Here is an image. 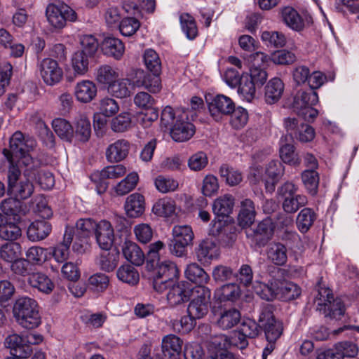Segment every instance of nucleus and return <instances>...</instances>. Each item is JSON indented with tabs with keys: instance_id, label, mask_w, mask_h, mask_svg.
Returning a JSON list of instances; mask_svg holds the SVG:
<instances>
[{
	"instance_id": "obj_22",
	"label": "nucleus",
	"mask_w": 359,
	"mask_h": 359,
	"mask_svg": "<svg viewBox=\"0 0 359 359\" xmlns=\"http://www.w3.org/2000/svg\"><path fill=\"white\" fill-rule=\"evenodd\" d=\"M133 87L144 88L152 93H156L161 90V79L159 74H147L142 69H137L133 71Z\"/></svg>"
},
{
	"instance_id": "obj_9",
	"label": "nucleus",
	"mask_w": 359,
	"mask_h": 359,
	"mask_svg": "<svg viewBox=\"0 0 359 359\" xmlns=\"http://www.w3.org/2000/svg\"><path fill=\"white\" fill-rule=\"evenodd\" d=\"M172 239L170 244V252L181 257L187 253V248L191 245L194 233L189 225H175L172 229Z\"/></svg>"
},
{
	"instance_id": "obj_48",
	"label": "nucleus",
	"mask_w": 359,
	"mask_h": 359,
	"mask_svg": "<svg viewBox=\"0 0 359 359\" xmlns=\"http://www.w3.org/2000/svg\"><path fill=\"white\" fill-rule=\"evenodd\" d=\"M116 277L122 283L131 286L138 283L140 276L137 270L130 264H123L116 271Z\"/></svg>"
},
{
	"instance_id": "obj_1",
	"label": "nucleus",
	"mask_w": 359,
	"mask_h": 359,
	"mask_svg": "<svg viewBox=\"0 0 359 359\" xmlns=\"http://www.w3.org/2000/svg\"><path fill=\"white\" fill-rule=\"evenodd\" d=\"M253 288L262 299L267 301L275 299L282 301L293 300L299 297L302 292L297 284L282 278L280 276L272 278L267 285L256 282Z\"/></svg>"
},
{
	"instance_id": "obj_17",
	"label": "nucleus",
	"mask_w": 359,
	"mask_h": 359,
	"mask_svg": "<svg viewBox=\"0 0 359 359\" xmlns=\"http://www.w3.org/2000/svg\"><path fill=\"white\" fill-rule=\"evenodd\" d=\"M358 348L356 344L344 341L339 342L332 348L318 354L317 359H343L353 358L358 355Z\"/></svg>"
},
{
	"instance_id": "obj_3",
	"label": "nucleus",
	"mask_w": 359,
	"mask_h": 359,
	"mask_svg": "<svg viewBox=\"0 0 359 359\" xmlns=\"http://www.w3.org/2000/svg\"><path fill=\"white\" fill-rule=\"evenodd\" d=\"M11 165L8 171V191L18 200L29 198L34 191V186L30 182L35 176V173L27 170L24 173V177L20 178L21 172L16 165H14V160L9 158Z\"/></svg>"
},
{
	"instance_id": "obj_31",
	"label": "nucleus",
	"mask_w": 359,
	"mask_h": 359,
	"mask_svg": "<svg viewBox=\"0 0 359 359\" xmlns=\"http://www.w3.org/2000/svg\"><path fill=\"white\" fill-rule=\"evenodd\" d=\"M241 294L240 287L236 283L224 284L217 288L214 292V299L219 302H234Z\"/></svg>"
},
{
	"instance_id": "obj_33",
	"label": "nucleus",
	"mask_w": 359,
	"mask_h": 359,
	"mask_svg": "<svg viewBox=\"0 0 359 359\" xmlns=\"http://www.w3.org/2000/svg\"><path fill=\"white\" fill-rule=\"evenodd\" d=\"M118 76V70L109 65H100L94 72L95 80L105 89Z\"/></svg>"
},
{
	"instance_id": "obj_42",
	"label": "nucleus",
	"mask_w": 359,
	"mask_h": 359,
	"mask_svg": "<svg viewBox=\"0 0 359 359\" xmlns=\"http://www.w3.org/2000/svg\"><path fill=\"white\" fill-rule=\"evenodd\" d=\"M51 226L44 220L32 222L27 229V238L33 242L44 239L50 233Z\"/></svg>"
},
{
	"instance_id": "obj_30",
	"label": "nucleus",
	"mask_w": 359,
	"mask_h": 359,
	"mask_svg": "<svg viewBox=\"0 0 359 359\" xmlns=\"http://www.w3.org/2000/svg\"><path fill=\"white\" fill-rule=\"evenodd\" d=\"M281 19L285 25L295 32H300L305 27V21L292 7L285 6L280 11Z\"/></svg>"
},
{
	"instance_id": "obj_49",
	"label": "nucleus",
	"mask_w": 359,
	"mask_h": 359,
	"mask_svg": "<svg viewBox=\"0 0 359 359\" xmlns=\"http://www.w3.org/2000/svg\"><path fill=\"white\" fill-rule=\"evenodd\" d=\"M110 127L115 133H124L133 127L132 114L123 111L115 116L110 121Z\"/></svg>"
},
{
	"instance_id": "obj_15",
	"label": "nucleus",
	"mask_w": 359,
	"mask_h": 359,
	"mask_svg": "<svg viewBox=\"0 0 359 359\" xmlns=\"http://www.w3.org/2000/svg\"><path fill=\"white\" fill-rule=\"evenodd\" d=\"M165 291H168L166 299L170 306H175L187 302L191 297V290L188 283L184 281L175 280L172 284L166 285Z\"/></svg>"
},
{
	"instance_id": "obj_5",
	"label": "nucleus",
	"mask_w": 359,
	"mask_h": 359,
	"mask_svg": "<svg viewBox=\"0 0 359 359\" xmlns=\"http://www.w3.org/2000/svg\"><path fill=\"white\" fill-rule=\"evenodd\" d=\"M318 102V95L312 90L299 91L294 97L292 107L299 116L308 121H313L318 114L313 106Z\"/></svg>"
},
{
	"instance_id": "obj_60",
	"label": "nucleus",
	"mask_w": 359,
	"mask_h": 359,
	"mask_svg": "<svg viewBox=\"0 0 359 359\" xmlns=\"http://www.w3.org/2000/svg\"><path fill=\"white\" fill-rule=\"evenodd\" d=\"M119 260V255L116 252H105L100 255L97 259V264L100 269L104 271L110 272L117 266Z\"/></svg>"
},
{
	"instance_id": "obj_63",
	"label": "nucleus",
	"mask_w": 359,
	"mask_h": 359,
	"mask_svg": "<svg viewBox=\"0 0 359 359\" xmlns=\"http://www.w3.org/2000/svg\"><path fill=\"white\" fill-rule=\"evenodd\" d=\"M156 189L162 194L175 191L179 187L177 180L163 175H158L154 179Z\"/></svg>"
},
{
	"instance_id": "obj_25",
	"label": "nucleus",
	"mask_w": 359,
	"mask_h": 359,
	"mask_svg": "<svg viewBox=\"0 0 359 359\" xmlns=\"http://www.w3.org/2000/svg\"><path fill=\"white\" fill-rule=\"evenodd\" d=\"M129 78H116L106 88L107 93L112 97L123 99L130 96L133 83V74Z\"/></svg>"
},
{
	"instance_id": "obj_4",
	"label": "nucleus",
	"mask_w": 359,
	"mask_h": 359,
	"mask_svg": "<svg viewBox=\"0 0 359 359\" xmlns=\"http://www.w3.org/2000/svg\"><path fill=\"white\" fill-rule=\"evenodd\" d=\"M285 167L278 160L271 161L266 166L264 173L262 168L255 163L250 168L249 179L255 183L262 181L267 192L274 191L277 183L283 177Z\"/></svg>"
},
{
	"instance_id": "obj_55",
	"label": "nucleus",
	"mask_w": 359,
	"mask_h": 359,
	"mask_svg": "<svg viewBox=\"0 0 359 359\" xmlns=\"http://www.w3.org/2000/svg\"><path fill=\"white\" fill-rule=\"evenodd\" d=\"M261 39L267 46L282 48L286 44L284 34L276 31H264L261 34Z\"/></svg>"
},
{
	"instance_id": "obj_51",
	"label": "nucleus",
	"mask_w": 359,
	"mask_h": 359,
	"mask_svg": "<svg viewBox=\"0 0 359 359\" xmlns=\"http://www.w3.org/2000/svg\"><path fill=\"white\" fill-rule=\"evenodd\" d=\"M138 181V174L131 172L114 187V191L118 196L126 195L136 187Z\"/></svg>"
},
{
	"instance_id": "obj_14",
	"label": "nucleus",
	"mask_w": 359,
	"mask_h": 359,
	"mask_svg": "<svg viewBox=\"0 0 359 359\" xmlns=\"http://www.w3.org/2000/svg\"><path fill=\"white\" fill-rule=\"evenodd\" d=\"M40 76L48 86L60 83L63 78V70L57 62L51 58L43 59L38 66Z\"/></svg>"
},
{
	"instance_id": "obj_36",
	"label": "nucleus",
	"mask_w": 359,
	"mask_h": 359,
	"mask_svg": "<svg viewBox=\"0 0 359 359\" xmlns=\"http://www.w3.org/2000/svg\"><path fill=\"white\" fill-rule=\"evenodd\" d=\"M284 91V83L278 77L272 78L265 86L264 97L269 104L277 102L282 97Z\"/></svg>"
},
{
	"instance_id": "obj_59",
	"label": "nucleus",
	"mask_w": 359,
	"mask_h": 359,
	"mask_svg": "<svg viewBox=\"0 0 359 359\" xmlns=\"http://www.w3.org/2000/svg\"><path fill=\"white\" fill-rule=\"evenodd\" d=\"M144 63L147 69L154 74H159L161 71V62L158 53L153 49H147L143 55Z\"/></svg>"
},
{
	"instance_id": "obj_8",
	"label": "nucleus",
	"mask_w": 359,
	"mask_h": 359,
	"mask_svg": "<svg viewBox=\"0 0 359 359\" xmlns=\"http://www.w3.org/2000/svg\"><path fill=\"white\" fill-rule=\"evenodd\" d=\"M151 267L154 268L153 287L158 293L165 292L166 285L172 284L177 279L178 269L170 261H160L158 264H154Z\"/></svg>"
},
{
	"instance_id": "obj_2",
	"label": "nucleus",
	"mask_w": 359,
	"mask_h": 359,
	"mask_svg": "<svg viewBox=\"0 0 359 359\" xmlns=\"http://www.w3.org/2000/svg\"><path fill=\"white\" fill-rule=\"evenodd\" d=\"M16 322L26 329H34L41 323L39 305L34 299L27 297L16 300L13 309Z\"/></svg>"
},
{
	"instance_id": "obj_28",
	"label": "nucleus",
	"mask_w": 359,
	"mask_h": 359,
	"mask_svg": "<svg viewBox=\"0 0 359 359\" xmlns=\"http://www.w3.org/2000/svg\"><path fill=\"white\" fill-rule=\"evenodd\" d=\"M126 215L129 218H138L145 210L144 196L137 192L129 195L124 203Z\"/></svg>"
},
{
	"instance_id": "obj_34",
	"label": "nucleus",
	"mask_w": 359,
	"mask_h": 359,
	"mask_svg": "<svg viewBox=\"0 0 359 359\" xmlns=\"http://www.w3.org/2000/svg\"><path fill=\"white\" fill-rule=\"evenodd\" d=\"M74 229L67 227L62 243L58 244L53 250V256L56 262L62 263L67 260L69 255V245L73 241Z\"/></svg>"
},
{
	"instance_id": "obj_39",
	"label": "nucleus",
	"mask_w": 359,
	"mask_h": 359,
	"mask_svg": "<svg viewBox=\"0 0 359 359\" xmlns=\"http://www.w3.org/2000/svg\"><path fill=\"white\" fill-rule=\"evenodd\" d=\"M28 282L32 287L46 294L51 293L55 288L53 280L47 275L41 272L30 274Z\"/></svg>"
},
{
	"instance_id": "obj_7",
	"label": "nucleus",
	"mask_w": 359,
	"mask_h": 359,
	"mask_svg": "<svg viewBox=\"0 0 359 359\" xmlns=\"http://www.w3.org/2000/svg\"><path fill=\"white\" fill-rule=\"evenodd\" d=\"M46 17L53 30L62 29L67 21L74 22L77 18L76 12L65 4H49L46 9Z\"/></svg>"
},
{
	"instance_id": "obj_10",
	"label": "nucleus",
	"mask_w": 359,
	"mask_h": 359,
	"mask_svg": "<svg viewBox=\"0 0 359 359\" xmlns=\"http://www.w3.org/2000/svg\"><path fill=\"white\" fill-rule=\"evenodd\" d=\"M250 62L249 71L243 74L261 88L268 78L266 69L261 66L268 65L269 62V55L264 52L257 51L251 55Z\"/></svg>"
},
{
	"instance_id": "obj_12",
	"label": "nucleus",
	"mask_w": 359,
	"mask_h": 359,
	"mask_svg": "<svg viewBox=\"0 0 359 359\" xmlns=\"http://www.w3.org/2000/svg\"><path fill=\"white\" fill-rule=\"evenodd\" d=\"M127 172L125 165L122 164H116L105 167L101 171L93 172L90 175V180L96 186L97 194L104 193L107 189V183L105 182L107 179H116L123 176Z\"/></svg>"
},
{
	"instance_id": "obj_64",
	"label": "nucleus",
	"mask_w": 359,
	"mask_h": 359,
	"mask_svg": "<svg viewBox=\"0 0 359 359\" xmlns=\"http://www.w3.org/2000/svg\"><path fill=\"white\" fill-rule=\"evenodd\" d=\"M120 106L113 97L105 96L99 101V111L106 116L112 117L118 112Z\"/></svg>"
},
{
	"instance_id": "obj_58",
	"label": "nucleus",
	"mask_w": 359,
	"mask_h": 359,
	"mask_svg": "<svg viewBox=\"0 0 359 359\" xmlns=\"http://www.w3.org/2000/svg\"><path fill=\"white\" fill-rule=\"evenodd\" d=\"M219 183L217 177L212 174L206 175L201 183V191L205 197H212L218 193Z\"/></svg>"
},
{
	"instance_id": "obj_57",
	"label": "nucleus",
	"mask_w": 359,
	"mask_h": 359,
	"mask_svg": "<svg viewBox=\"0 0 359 359\" xmlns=\"http://www.w3.org/2000/svg\"><path fill=\"white\" fill-rule=\"evenodd\" d=\"M21 253L22 247L18 243H8L3 245L0 248L1 258L10 263L19 258Z\"/></svg>"
},
{
	"instance_id": "obj_11",
	"label": "nucleus",
	"mask_w": 359,
	"mask_h": 359,
	"mask_svg": "<svg viewBox=\"0 0 359 359\" xmlns=\"http://www.w3.org/2000/svg\"><path fill=\"white\" fill-rule=\"evenodd\" d=\"M297 187L292 182H285L278 189V194L283 198V208L288 213L295 212L307 203L306 197L297 194Z\"/></svg>"
},
{
	"instance_id": "obj_38",
	"label": "nucleus",
	"mask_w": 359,
	"mask_h": 359,
	"mask_svg": "<svg viewBox=\"0 0 359 359\" xmlns=\"http://www.w3.org/2000/svg\"><path fill=\"white\" fill-rule=\"evenodd\" d=\"M182 345L183 341L179 337L170 334L163 337L161 349L165 356L175 357L180 355Z\"/></svg>"
},
{
	"instance_id": "obj_61",
	"label": "nucleus",
	"mask_w": 359,
	"mask_h": 359,
	"mask_svg": "<svg viewBox=\"0 0 359 359\" xmlns=\"http://www.w3.org/2000/svg\"><path fill=\"white\" fill-rule=\"evenodd\" d=\"M302 180L307 191L311 195H316L319 184L318 173L313 169H308L302 173Z\"/></svg>"
},
{
	"instance_id": "obj_50",
	"label": "nucleus",
	"mask_w": 359,
	"mask_h": 359,
	"mask_svg": "<svg viewBox=\"0 0 359 359\" xmlns=\"http://www.w3.org/2000/svg\"><path fill=\"white\" fill-rule=\"evenodd\" d=\"M74 130L76 137L82 142L87 141L91 135V125L88 118L84 115H79L75 120Z\"/></svg>"
},
{
	"instance_id": "obj_40",
	"label": "nucleus",
	"mask_w": 359,
	"mask_h": 359,
	"mask_svg": "<svg viewBox=\"0 0 359 359\" xmlns=\"http://www.w3.org/2000/svg\"><path fill=\"white\" fill-rule=\"evenodd\" d=\"M184 276L189 281L198 285H205L210 280L208 273L198 264L190 263L184 269Z\"/></svg>"
},
{
	"instance_id": "obj_24",
	"label": "nucleus",
	"mask_w": 359,
	"mask_h": 359,
	"mask_svg": "<svg viewBox=\"0 0 359 359\" xmlns=\"http://www.w3.org/2000/svg\"><path fill=\"white\" fill-rule=\"evenodd\" d=\"M130 149L129 141L118 139L110 143L105 150V156L110 163H119L127 158Z\"/></svg>"
},
{
	"instance_id": "obj_32",
	"label": "nucleus",
	"mask_w": 359,
	"mask_h": 359,
	"mask_svg": "<svg viewBox=\"0 0 359 359\" xmlns=\"http://www.w3.org/2000/svg\"><path fill=\"white\" fill-rule=\"evenodd\" d=\"M101 50L104 55L120 60L125 52V46L119 39L107 36L101 43Z\"/></svg>"
},
{
	"instance_id": "obj_46",
	"label": "nucleus",
	"mask_w": 359,
	"mask_h": 359,
	"mask_svg": "<svg viewBox=\"0 0 359 359\" xmlns=\"http://www.w3.org/2000/svg\"><path fill=\"white\" fill-rule=\"evenodd\" d=\"M90 58L91 57L85 54L84 52L77 50L73 53L71 58V67L74 76H82L88 72Z\"/></svg>"
},
{
	"instance_id": "obj_54",
	"label": "nucleus",
	"mask_w": 359,
	"mask_h": 359,
	"mask_svg": "<svg viewBox=\"0 0 359 359\" xmlns=\"http://www.w3.org/2000/svg\"><path fill=\"white\" fill-rule=\"evenodd\" d=\"M220 177L230 187L238 185L243 180V175L238 170L227 165H222L219 168Z\"/></svg>"
},
{
	"instance_id": "obj_43",
	"label": "nucleus",
	"mask_w": 359,
	"mask_h": 359,
	"mask_svg": "<svg viewBox=\"0 0 359 359\" xmlns=\"http://www.w3.org/2000/svg\"><path fill=\"white\" fill-rule=\"evenodd\" d=\"M266 256L273 264L283 266L287 260V248L282 243H272L268 246Z\"/></svg>"
},
{
	"instance_id": "obj_16",
	"label": "nucleus",
	"mask_w": 359,
	"mask_h": 359,
	"mask_svg": "<svg viewBox=\"0 0 359 359\" xmlns=\"http://www.w3.org/2000/svg\"><path fill=\"white\" fill-rule=\"evenodd\" d=\"M260 327L263 328L267 341L276 342L283 333L282 323L276 320L269 310L262 312L259 316Z\"/></svg>"
},
{
	"instance_id": "obj_41",
	"label": "nucleus",
	"mask_w": 359,
	"mask_h": 359,
	"mask_svg": "<svg viewBox=\"0 0 359 359\" xmlns=\"http://www.w3.org/2000/svg\"><path fill=\"white\" fill-rule=\"evenodd\" d=\"M122 252L124 257L132 264L140 266L144 261V255L141 248L134 242L125 241Z\"/></svg>"
},
{
	"instance_id": "obj_47",
	"label": "nucleus",
	"mask_w": 359,
	"mask_h": 359,
	"mask_svg": "<svg viewBox=\"0 0 359 359\" xmlns=\"http://www.w3.org/2000/svg\"><path fill=\"white\" fill-rule=\"evenodd\" d=\"M241 313L236 309L224 310L217 320V325L222 330H229L237 325L241 320Z\"/></svg>"
},
{
	"instance_id": "obj_52",
	"label": "nucleus",
	"mask_w": 359,
	"mask_h": 359,
	"mask_svg": "<svg viewBox=\"0 0 359 359\" xmlns=\"http://www.w3.org/2000/svg\"><path fill=\"white\" fill-rule=\"evenodd\" d=\"M25 256L29 264L41 266L48 259L49 252L46 248L36 245L29 248Z\"/></svg>"
},
{
	"instance_id": "obj_53",
	"label": "nucleus",
	"mask_w": 359,
	"mask_h": 359,
	"mask_svg": "<svg viewBox=\"0 0 359 359\" xmlns=\"http://www.w3.org/2000/svg\"><path fill=\"white\" fill-rule=\"evenodd\" d=\"M52 127L55 133L66 141H71L74 137V129L69 121L64 118H57L52 121Z\"/></svg>"
},
{
	"instance_id": "obj_27",
	"label": "nucleus",
	"mask_w": 359,
	"mask_h": 359,
	"mask_svg": "<svg viewBox=\"0 0 359 359\" xmlns=\"http://www.w3.org/2000/svg\"><path fill=\"white\" fill-rule=\"evenodd\" d=\"M273 232V223L270 218H266L259 222L253 231H248L246 235L248 238H252L259 245H263L271 238Z\"/></svg>"
},
{
	"instance_id": "obj_26",
	"label": "nucleus",
	"mask_w": 359,
	"mask_h": 359,
	"mask_svg": "<svg viewBox=\"0 0 359 359\" xmlns=\"http://www.w3.org/2000/svg\"><path fill=\"white\" fill-rule=\"evenodd\" d=\"M212 344L218 349H226L231 346H236L243 349L248 345V337L240 332V330L234 332L230 337L226 335H219L215 337Z\"/></svg>"
},
{
	"instance_id": "obj_44",
	"label": "nucleus",
	"mask_w": 359,
	"mask_h": 359,
	"mask_svg": "<svg viewBox=\"0 0 359 359\" xmlns=\"http://www.w3.org/2000/svg\"><path fill=\"white\" fill-rule=\"evenodd\" d=\"M259 88L243 74L241 75L237 92L241 100L252 102L256 97L257 90Z\"/></svg>"
},
{
	"instance_id": "obj_37",
	"label": "nucleus",
	"mask_w": 359,
	"mask_h": 359,
	"mask_svg": "<svg viewBox=\"0 0 359 359\" xmlns=\"http://www.w3.org/2000/svg\"><path fill=\"white\" fill-rule=\"evenodd\" d=\"M0 208L5 215L13 216L15 220H19L27 212L26 206L15 197L4 200Z\"/></svg>"
},
{
	"instance_id": "obj_23",
	"label": "nucleus",
	"mask_w": 359,
	"mask_h": 359,
	"mask_svg": "<svg viewBox=\"0 0 359 359\" xmlns=\"http://www.w3.org/2000/svg\"><path fill=\"white\" fill-rule=\"evenodd\" d=\"M74 95L77 102L88 104L97 97V87L93 81L83 79L75 84Z\"/></svg>"
},
{
	"instance_id": "obj_45",
	"label": "nucleus",
	"mask_w": 359,
	"mask_h": 359,
	"mask_svg": "<svg viewBox=\"0 0 359 359\" xmlns=\"http://www.w3.org/2000/svg\"><path fill=\"white\" fill-rule=\"evenodd\" d=\"M255 210L253 202L245 199L241 202V210L238 216V222L241 226L247 228L255 221Z\"/></svg>"
},
{
	"instance_id": "obj_19",
	"label": "nucleus",
	"mask_w": 359,
	"mask_h": 359,
	"mask_svg": "<svg viewBox=\"0 0 359 359\" xmlns=\"http://www.w3.org/2000/svg\"><path fill=\"white\" fill-rule=\"evenodd\" d=\"M178 112V119L170 129V136L175 142H182L189 140L195 133L194 125L188 120L187 113L180 114Z\"/></svg>"
},
{
	"instance_id": "obj_13",
	"label": "nucleus",
	"mask_w": 359,
	"mask_h": 359,
	"mask_svg": "<svg viewBox=\"0 0 359 359\" xmlns=\"http://www.w3.org/2000/svg\"><path fill=\"white\" fill-rule=\"evenodd\" d=\"M195 257L196 260L203 265L210 264L220 256V247L212 238L202 240L196 247Z\"/></svg>"
},
{
	"instance_id": "obj_6",
	"label": "nucleus",
	"mask_w": 359,
	"mask_h": 359,
	"mask_svg": "<svg viewBox=\"0 0 359 359\" xmlns=\"http://www.w3.org/2000/svg\"><path fill=\"white\" fill-rule=\"evenodd\" d=\"M234 204L235 198L229 194L220 196L213 201L212 208L215 218L212 222V233H219L222 230L233 212Z\"/></svg>"
},
{
	"instance_id": "obj_20",
	"label": "nucleus",
	"mask_w": 359,
	"mask_h": 359,
	"mask_svg": "<svg viewBox=\"0 0 359 359\" xmlns=\"http://www.w3.org/2000/svg\"><path fill=\"white\" fill-rule=\"evenodd\" d=\"M95 238L99 248L108 251L114 244L115 235L111 224L105 219L97 222L94 231Z\"/></svg>"
},
{
	"instance_id": "obj_56",
	"label": "nucleus",
	"mask_w": 359,
	"mask_h": 359,
	"mask_svg": "<svg viewBox=\"0 0 359 359\" xmlns=\"http://www.w3.org/2000/svg\"><path fill=\"white\" fill-rule=\"evenodd\" d=\"M316 219L315 212L310 208H304L297 217V226L302 233H306Z\"/></svg>"
},
{
	"instance_id": "obj_18",
	"label": "nucleus",
	"mask_w": 359,
	"mask_h": 359,
	"mask_svg": "<svg viewBox=\"0 0 359 359\" xmlns=\"http://www.w3.org/2000/svg\"><path fill=\"white\" fill-rule=\"evenodd\" d=\"M151 211L157 217L164 218L169 222H174L178 218L180 208L177 206L175 200L164 197L154 203Z\"/></svg>"
},
{
	"instance_id": "obj_35",
	"label": "nucleus",
	"mask_w": 359,
	"mask_h": 359,
	"mask_svg": "<svg viewBox=\"0 0 359 359\" xmlns=\"http://www.w3.org/2000/svg\"><path fill=\"white\" fill-rule=\"evenodd\" d=\"M289 142L290 141L287 136L281 137L279 149L280 157L285 163L296 166L300 163V159L294 151V145Z\"/></svg>"
},
{
	"instance_id": "obj_62",
	"label": "nucleus",
	"mask_w": 359,
	"mask_h": 359,
	"mask_svg": "<svg viewBox=\"0 0 359 359\" xmlns=\"http://www.w3.org/2000/svg\"><path fill=\"white\" fill-rule=\"evenodd\" d=\"M22 235L21 229L15 223L7 219L0 228V238L5 241H15Z\"/></svg>"
},
{
	"instance_id": "obj_21",
	"label": "nucleus",
	"mask_w": 359,
	"mask_h": 359,
	"mask_svg": "<svg viewBox=\"0 0 359 359\" xmlns=\"http://www.w3.org/2000/svg\"><path fill=\"white\" fill-rule=\"evenodd\" d=\"M208 104L210 115L216 121L220 120L223 115L229 114L235 108L232 100L224 95L215 96Z\"/></svg>"
},
{
	"instance_id": "obj_29",
	"label": "nucleus",
	"mask_w": 359,
	"mask_h": 359,
	"mask_svg": "<svg viewBox=\"0 0 359 359\" xmlns=\"http://www.w3.org/2000/svg\"><path fill=\"white\" fill-rule=\"evenodd\" d=\"M6 348L11 350L12 355H19L21 357H28L32 349L29 346L25 337L18 334H11L8 335L4 341Z\"/></svg>"
}]
</instances>
